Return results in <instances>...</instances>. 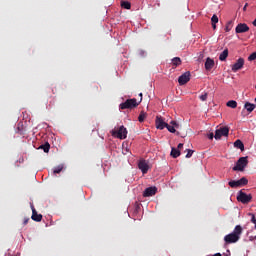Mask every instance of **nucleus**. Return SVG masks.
Listing matches in <instances>:
<instances>
[{"mask_svg":"<svg viewBox=\"0 0 256 256\" xmlns=\"http://www.w3.org/2000/svg\"><path fill=\"white\" fill-rule=\"evenodd\" d=\"M255 107H256V105L255 104H253V103H251V102H245V104H244V109L242 110V115H243V117H245V115H247L246 113H245V111H247V113H248V115L250 114V113H253V111H255Z\"/></svg>","mask_w":256,"mask_h":256,"instance_id":"nucleus-8","label":"nucleus"},{"mask_svg":"<svg viewBox=\"0 0 256 256\" xmlns=\"http://www.w3.org/2000/svg\"><path fill=\"white\" fill-rule=\"evenodd\" d=\"M212 29H217V24L216 23H212Z\"/></svg>","mask_w":256,"mask_h":256,"instance_id":"nucleus-39","label":"nucleus"},{"mask_svg":"<svg viewBox=\"0 0 256 256\" xmlns=\"http://www.w3.org/2000/svg\"><path fill=\"white\" fill-rule=\"evenodd\" d=\"M249 158L247 156L240 157L236 162V165L232 168L233 171H245V167L249 165Z\"/></svg>","mask_w":256,"mask_h":256,"instance_id":"nucleus-2","label":"nucleus"},{"mask_svg":"<svg viewBox=\"0 0 256 256\" xmlns=\"http://www.w3.org/2000/svg\"><path fill=\"white\" fill-rule=\"evenodd\" d=\"M243 65H245V59L239 58L236 63L232 65L233 73H237V71L243 69Z\"/></svg>","mask_w":256,"mask_h":256,"instance_id":"nucleus-9","label":"nucleus"},{"mask_svg":"<svg viewBox=\"0 0 256 256\" xmlns=\"http://www.w3.org/2000/svg\"><path fill=\"white\" fill-rule=\"evenodd\" d=\"M231 29H233V21L227 22V24L225 26L226 33H229V31H231Z\"/></svg>","mask_w":256,"mask_h":256,"instance_id":"nucleus-26","label":"nucleus"},{"mask_svg":"<svg viewBox=\"0 0 256 256\" xmlns=\"http://www.w3.org/2000/svg\"><path fill=\"white\" fill-rule=\"evenodd\" d=\"M214 256H222L221 253H216Z\"/></svg>","mask_w":256,"mask_h":256,"instance_id":"nucleus-42","label":"nucleus"},{"mask_svg":"<svg viewBox=\"0 0 256 256\" xmlns=\"http://www.w3.org/2000/svg\"><path fill=\"white\" fill-rule=\"evenodd\" d=\"M191 81V72H185L178 78L179 85H187Z\"/></svg>","mask_w":256,"mask_h":256,"instance_id":"nucleus-7","label":"nucleus"},{"mask_svg":"<svg viewBox=\"0 0 256 256\" xmlns=\"http://www.w3.org/2000/svg\"><path fill=\"white\" fill-rule=\"evenodd\" d=\"M209 96V94L207 92H205L204 94L199 96L200 101H207V97Z\"/></svg>","mask_w":256,"mask_h":256,"instance_id":"nucleus-29","label":"nucleus"},{"mask_svg":"<svg viewBox=\"0 0 256 256\" xmlns=\"http://www.w3.org/2000/svg\"><path fill=\"white\" fill-rule=\"evenodd\" d=\"M111 133L117 139H127V128L125 126H120L118 129L112 130Z\"/></svg>","mask_w":256,"mask_h":256,"instance_id":"nucleus-4","label":"nucleus"},{"mask_svg":"<svg viewBox=\"0 0 256 256\" xmlns=\"http://www.w3.org/2000/svg\"><path fill=\"white\" fill-rule=\"evenodd\" d=\"M227 107H230L231 109H237V101L235 100H230L227 102Z\"/></svg>","mask_w":256,"mask_h":256,"instance_id":"nucleus-22","label":"nucleus"},{"mask_svg":"<svg viewBox=\"0 0 256 256\" xmlns=\"http://www.w3.org/2000/svg\"><path fill=\"white\" fill-rule=\"evenodd\" d=\"M170 125H172V127H176V129H179V124L175 120H172Z\"/></svg>","mask_w":256,"mask_h":256,"instance_id":"nucleus-33","label":"nucleus"},{"mask_svg":"<svg viewBox=\"0 0 256 256\" xmlns=\"http://www.w3.org/2000/svg\"><path fill=\"white\" fill-rule=\"evenodd\" d=\"M211 23H219V17H217V14H214L211 18Z\"/></svg>","mask_w":256,"mask_h":256,"instance_id":"nucleus-30","label":"nucleus"},{"mask_svg":"<svg viewBox=\"0 0 256 256\" xmlns=\"http://www.w3.org/2000/svg\"><path fill=\"white\" fill-rule=\"evenodd\" d=\"M190 157H193V150L187 149L186 159H190Z\"/></svg>","mask_w":256,"mask_h":256,"instance_id":"nucleus-31","label":"nucleus"},{"mask_svg":"<svg viewBox=\"0 0 256 256\" xmlns=\"http://www.w3.org/2000/svg\"><path fill=\"white\" fill-rule=\"evenodd\" d=\"M27 223H29V217L23 219V225H27Z\"/></svg>","mask_w":256,"mask_h":256,"instance_id":"nucleus-34","label":"nucleus"},{"mask_svg":"<svg viewBox=\"0 0 256 256\" xmlns=\"http://www.w3.org/2000/svg\"><path fill=\"white\" fill-rule=\"evenodd\" d=\"M31 219H32L33 221H36V223L41 222L42 219H43V215L38 214V213H37V210H35V207H33V206H32V216H31Z\"/></svg>","mask_w":256,"mask_h":256,"instance_id":"nucleus-14","label":"nucleus"},{"mask_svg":"<svg viewBox=\"0 0 256 256\" xmlns=\"http://www.w3.org/2000/svg\"><path fill=\"white\" fill-rule=\"evenodd\" d=\"M166 129L170 132V133H177L176 127L175 126H171L169 124H167Z\"/></svg>","mask_w":256,"mask_h":256,"instance_id":"nucleus-28","label":"nucleus"},{"mask_svg":"<svg viewBox=\"0 0 256 256\" xmlns=\"http://www.w3.org/2000/svg\"><path fill=\"white\" fill-rule=\"evenodd\" d=\"M256 236H249V241H255Z\"/></svg>","mask_w":256,"mask_h":256,"instance_id":"nucleus-38","label":"nucleus"},{"mask_svg":"<svg viewBox=\"0 0 256 256\" xmlns=\"http://www.w3.org/2000/svg\"><path fill=\"white\" fill-rule=\"evenodd\" d=\"M135 107H139V103L137 102V99H127L124 103H121L119 105V109H135Z\"/></svg>","mask_w":256,"mask_h":256,"instance_id":"nucleus-3","label":"nucleus"},{"mask_svg":"<svg viewBox=\"0 0 256 256\" xmlns=\"http://www.w3.org/2000/svg\"><path fill=\"white\" fill-rule=\"evenodd\" d=\"M256 59V52L252 53L249 57H248V61H255Z\"/></svg>","mask_w":256,"mask_h":256,"instance_id":"nucleus-32","label":"nucleus"},{"mask_svg":"<svg viewBox=\"0 0 256 256\" xmlns=\"http://www.w3.org/2000/svg\"><path fill=\"white\" fill-rule=\"evenodd\" d=\"M252 223H254V225L256 224V219H255V215L252 214V218H251Z\"/></svg>","mask_w":256,"mask_h":256,"instance_id":"nucleus-36","label":"nucleus"},{"mask_svg":"<svg viewBox=\"0 0 256 256\" xmlns=\"http://www.w3.org/2000/svg\"><path fill=\"white\" fill-rule=\"evenodd\" d=\"M63 171V165H59L56 168H54L53 173L54 175H57L58 173H61Z\"/></svg>","mask_w":256,"mask_h":256,"instance_id":"nucleus-27","label":"nucleus"},{"mask_svg":"<svg viewBox=\"0 0 256 256\" xmlns=\"http://www.w3.org/2000/svg\"><path fill=\"white\" fill-rule=\"evenodd\" d=\"M228 185L232 188L235 189L237 187H241L239 184V180H231Z\"/></svg>","mask_w":256,"mask_h":256,"instance_id":"nucleus-20","label":"nucleus"},{"mask_svg":"<svg viewBox=\"0 0 256 256\" xmlns=\"http://www.w3.org/2000/svg\"><path fill=\"white\" fill-rule=\"evenodd\" d=\"M166 127H167V123H166L165 119H163V117H161V116H157L156 117V128L163 131V129H165Z\"/></svg>","mask_w":256,"mask_h":256,"instance_id":"nucleus-11","label":"nucleus"},{"mask_svg":"<svg viewBox=\"0 0 256 256\" xmlns=\"http://www.w3.org/2000/svg\"><path fill=\"white\" fill-rule=\"evenodd\" d=\"M138 168L143 173V175H146V173L149 171V163H147L146 160L142 159L138 163Z\"/></svg>","mask_w":256,"mask_h":256,"instance_id":"nucleus-10","label":"nucleus"},{"mask_svg":"<svg viewBox=\"0 0 256 256\" xmlns=\"http://www.w3.org/2000/svg\"><path fill=\"white\" fill-rule=\"evenodd\" d=\"M139 97H141V98H140V101H143V93H140V94H139Z\"/></svg>","mask_w":256,"mask_h":256,"instance_id":"nucleus-40","label":"nucleus"},{"mask_svg":"<svg viewBox=\"0 0 256 256\" xmlns=\"http://www.w3.org/2000/svg\"><path fill=\"white\" fill-rule=\"evenodd\" d=\"M39 149H42L44 153H49V149H51V144H49V142H45V144L39 146Z\"/></svg>","mask_w":256,"mask_h":256,"instance_id":"nucleus-18","label":"nucleus"},{"mask_svg":"<svg viewBox=\"0 0 256 256\" xmlns=\"http://www.w3.org/2000/svg\"><path fill=\"white\" fill-rule=\"evenodd\" d=\"M146 118H147V113H145V111H141L140 115L138 116V121L140 123H143V121H145Z\"/></svg>","mask_w":256,"mask_h":256,"instance_id":"nucleus-23","label":"nucleus"},{"mask_svg":"<svg viewBox=\"0 0 256 256\" xmlns=\"http://www.w3.org/2000/svg\"><path fill=\"white\" fill-rule=\"evenodd\" d=\"M176 149H178V151H179V149H183V143H179L178 147Z\"/></svg>","mask_w":256,"mask_h":256,"instance_id":"nucleus-37","label":"nucleus"},{"mask_svg":"<svg viewBox=\"0 0 256 256\" xmlns=\"http://www.w3.org/2000/svg\"><path fill=\"white\" fill-rule=\"evenodd\" d=\"M172 65H174V67H179V65H181V58L180 57H174L172 59Z\"/></svg>","mask_w":256,"mask_h":256,"instance_id":"nucleus-21","label":"nucleus"},{"mask_svg":"<svg viewBox=\"0 0 256 256\" xmlns=\"http://www.w3.org/2000/svg\"><path fill=\"white\" fill-rule=\"evenodd\" d=\"M240 187H245L247 183H249V180H247L245 177H242L240 180H238Z\"/></svg>","mask_w":256,"mask_h":256,"instance_id":"nucleus-25","label":"nucleus"},{"mask_svg":"<svg viewBox=\"0 0 256 256\" xmlns=\"http://www.w3.org/2000/svg\"><path fill=\"white\" fill-rule=\"evenodd\" d=\"M248 5L249 4H247V3L244 5V8H243L244 11H246Z\"/></svg>","mask_w":256,"mask_h":256,"instance_id":"nucleus-41","label":"nucleus"},{"mask_svg":"<svg viewBox=\"0 0 256 256\" xmlns=\"http://www.w3.org/2000/svg\"><path fill=\"white\" fill-rule=\"evenodd\" d=\"M234 147H236V149H240L241 151H245V144H243V142L239 139L234 142Z\"/></svg>","mask_w":256,"mask_h":256,"instance_id":"nucleus-16","label":"nucleus"},{"mask_svg":"<svg viewBox=\"0 0 256 256\" xmlns=\"http://www.w3.org/2000/svg\"><path fill=\"white\" fill-rule=\"evenodd\" d=\"M170 155L173 157V159H177V157L181 155V151H179L177 148H172Z\"/></svg>","mask_w":256,"mask_h":256,"instance_id":"nucleus-19","label":"nucleus"},{"mask_svg":"<svg viewBox=\"0 0 256 256\" xmlns=\"http://www.w3.org/2000/svg\"><path fill=\"white\" fill-rule=\"evenodd\" d=\"M227 57H229V49H225V50L219 55V60H220V61H227Z\"/></svg>","mask_w":256,"mask_h":256,"instance_id":"nucleus-17","label":"nucleus"},{"mask_svg":"<svg viewBox=\"0 0 256 256\" xmlns=\"http://www.w3.org/2000/svg\"><path fill=\"white\" fill-rule=\"evenodd\" d=\"M121 7H123V9H131V2H129V1H122L121 2Z\"/></svg>","mask_w":256,"mask_h":256,"instance_id":"nucleus-24","label":"nucleus"},{"mask_svg":"<svg viewBox=\"0 0 256 256\" xmlns=\"http://www.w3.org/2000/svg\"><path fill=\"white\" fill-rule=\"evenodd\" d=\"M253 199V196L251 194H247L243 192V190H240L237 195V201L240 203H243V205H247V203H251V200Z\"/></svg>","mask_w":256,"mask_h":256,"instance_id":"nucleus-5","label":"nucleus"},{"mask_svg":"<svg viewBox=\"0 0 256 256\" xmlns=\"http://www.w3.org/2000/svg\"><path fill=\"white\" fill-rule=\"evenodd\" d=\"M236 33H247L249 31V26L245 23H240L235 28Z\"/></svg>","mask_w":256,"mask_h":256,"instance_id":"nucleus-13","label":"nucleus"},{"mask_svg":"<svg viewBox=\"0 0 256 256\" xmlns=\"http://www.w3.org/2000/svg\"><path fill=\"white\" fill-rule=\"evenodd\" d=\"M228 136H229V127L225 126L215 131L214 139L218 141L222 137H228Z\"/></svg>","mask_w":256,"mask_h":256,"instance_id":"nucleus-6","label":"nucleus"},{"mask_svg":"<svg viewBox=\"0 0 256 256\" xmlns=\"http://www.w3.org/2000/svg\"><path fill=\"white\" fill-rule=\"evenodd\" d=\"M213 138H215V135L213 134V132L208 134V139L213 140Z\"/></svg>","mask_w":256,"mask_h":256,"instance_id":"nucleus-35","label":"nucleus"},{"mask_svg":"<svg viewBox=\"0 0 256 256\" xmlns=\"http://www.w3.org/2000/svg\"><path fill=\"white\" fill-rule=\"evenodd\" d=\"M213 67H215V60L208 57L205 62L206 71H211V69H213Z\"/></svg>","mask_w":256,"mask_h":256,"instance_id":"nucleus-15","label":"nucleus"},{"mask_svg":"<svg viewBox=\"0 0 256 256\" xmlns=\"http://www.w3.org/2000/svg\"><path fill=\"white\" fill-rule=\"evenodd\" d=\"M243 235V227L241 225H236L233 232L224 237V242L226 245H231L237 243Z\"/></svg>","mask_w":256,"mask_h":256,"instance_id":"nucleus-1","label":"nucleus"},{"mask_svg":"<svg viewBox=\"0 0 256 256\" xmlns=\"http://www.w3.org/2000/svg\"><path fill=\"white\" fill-rule=\"evenodd\" d=\"M157 194V187L152 186L148 187L143 192V197H153V195Z\"/></svg>","mask_w":256,"mask_h":256,"instance_id":"nucleus-12","label":"nucleus"}]
</instances>
